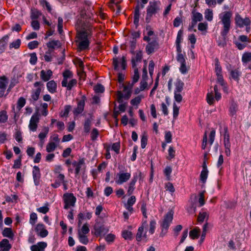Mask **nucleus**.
I'll use <instances>...</instances> for the list:
<instances>
[{
    "label": "nucleus",
    "instance_id": "obj_1",
    "mask_svg": "<svg viewBox=\"0 0 251 251\" xmlns=\"http://www.w3.org/2000/svg\"><path fill=\"white\" fill-rule=\"evenodd\" d=\"M75 42L78 50L80 51L88 49L90 39L95 29L94 23L84 18L78 19L75 24Z\"/></svg>",
    "mask_w": 251,
    "mask_h": 251
},
{
    "label": "nucleus",
    "instance_id": "obj_2",
    "mask_svg": "<svg viewBox=\"0 0 251 251\" xmlns=\"http://www.w3.org/2000/svg\"><path fill=\"white\" fill-rule=\"evenodd\" d=\"M122 85L123 90L117 92V101L119 103L123 102L124 99L128 100L130 98L134 84L130 81H127L123 83Z\"/></svg>",
    "mask_w": 251,
    "mask_h": 251
},
{
    "label": "nucleus",
    "instance_id": "obj_3",
    "mask_svg": "<svg viewBox=\"0 0 251 251\" xmlns=\"http://www.w3.org/2000/svg\"><path fill=\"white\" fill-rule=\"evenodd\" d=\"M231 11H225L221 13L219 18L223 25L221 34L222 36L225 37L228 33L231 27V18L232 17Z\"/></svg>",
    "mask_w": 251,
    "mask_h": 251
},
{
    "label": "nucleus",
    "instance_id": "obj_4",
    "mask_svg": "<svg viewBox=\"0 0 251 251\" xmlns=\"http://www.w3.org/2000/svg\"><path fill=\"white\" fill-rule=\"evenodd\" d=\"M173 216L174 212L172 210L169 211L164 215L162 221L160 222L161 231L160 233V237H163L166 235L168 229L172 223Z\"/></svg>",
    "mask_w": 251,
    "mask_h": 251
},
{
    "label": "nucleus",
    "instance_id": "obj_5",
    "mask_svg": "<svg viewBox=\"0 0 251 251\" xmlns=\"http://www.w3.org/2000/svg\"><path fill=\"white\" fill-rule=\"evenodd\" d=\"M160 1H150L147 9L146 20L151 19L153 15L157 13L160 10Z\"/></svg>",
    "mask_w": 251,
    "mask_h": 251
},
{
    "label": "nucleus",
    "instance_id": "obj_6",
    "mask_svg": "<svg viewBox=\"0 0 251 251\" xmlns=\"http://www.w3.org/2000/svg\"><path fill=\"white\" fill-rule=\"evenodd\" d=\"M63 202L64 203V208L68 209L71 207H74L76 201V199L73 193H66L63 196Z\"/></svg>",
    "mask_w": 251,
    "mask_h": 251
},
{
    "label": "nucleus",
    "instance_id": "obj_7",
    "mask_svg": "<svg viewBox=\"0 0 251 251\" xmlns=\"http://www.w3.org/2000/svg\"><path fill=\"white\" fill-rule=\"evenodd\" d=\"M235 24L236 25L240 28L245 25H251V21L249 17L243 18L239 13H236L235 16Z\"/></svg>",
    "mask_w": 251,
    "mask_h": 251
},
{
    "label": "nucleus",
    "instance_id": "obj_8",
    "mask_svg": "<svg viewBox=\"0 0 251 251\" xmlns=\"http://www.w3.org/2000/svg\"><path fill=\"white\" fill-rule=\"evenodd\" d=\"M33 86L36 89L32 92L30 100L36 101L39 98L44 84L41 81H36L33 84Z\"/></svg>",
    "mask_w": 251,
    "mask_h": 251
},
{
    "label": "nucleus",
    "instance_id": "obj_9",
    "mask_svg": "<svg viewBox=\"0 0 251 251\" xmlns=\"http://www.w3.org/2000/svg\"><path fill=\"white\" fill-rule=\"evenodd\" d=\"M130 177L131 174L130 173L120 171L119 173L117 174L115 178V182L117 184H122L127 182Z\"/></svg>",
    "mask_w": 251,
    "mask_h": 251
},
{
    "label": "nucleus",
    "instance_id": "obj_10",
    "mask_svg": "<svg viewBox=\"0 0 251 251\" xmlns=\"http://www.w3.org/2000/svg\"><path fill=\"white\" fill-rule=\"evenodd\" d=\"M152 39V41H149L146 47V51L148 54L153 53L155 51L159 49V44L156 37Z\"/></svg>",
    "mask_w": 251,
    "mask_h": 251
},
{
    "label": "nucleus",
    "instance_id": "obj_11",
    "mask_svg": "<svg viewBox=\"0 0 251 251\" xmlns=\"http://www.w3.org/2000/svg\"><path fill=\"white\" fill-rule=\"evenodd\" d=\"M146 224L147 221H145L143 222L142 226L138 229L136 235V239L138 242H141L143 240H145L147 241L148 240L147 232L144 231V227Z\"/></svg>",
    "mask_w": 251,
    "mask_h": 251
},
{
    "label": "nucleus",
    "instance_id": "obj_12",
    "mask_svg": "<svg viewBox=\"0 0 251 251\" xmlns=\"http://www.w3.org/2000/svg\"><path fill=\"white\" fill-rule=\"evenodd\" d=\"M120 63L121 64L122 69L125 70L126 66V56H123L121 58H119L117 56L113 57L112 59V65L114 70H118L119 69V65Z\"/></svg>",
    "mask_w": 251,
    "mask_h": 251
},
{
    "label": "nucleus",
    "instance_id": "obj_13",
    "mask_svg": "<svg viewBox=\"0 0 251 251\" xmlns=\"http://www.w3.org/2000/svg\"><path fill=\"white\" fill-rule=\"evenodd\" d=\"M86 98L84 95H83L80 100L76 99L77 107L74 110V114L75 115H77L82 113L84 110L85 100Z\"/></svg>",
    "mask_w": 251,
    "mask_h": 251
},
{
    "label": "nucleus",
    "instance_id": "obj_14",
    "mask_svg": "<svg viewBox=\"0 0 251 251\" xmlns=\"http://www.w3.org/2000/svg\"><path fill=\"white\" fill-rule=\"evenodd\" d=\"M94 230V231L92 232L97 237L100 236L108 232V229L105 228L104 225L100 223H96L95 225Z\"/></svg>",
    "mask_w": 251,
    "mask_h": 251
},
{
    "label": "nucleus",
    "instance_id": "obj_15",
    "mask_svg": "<svg viewBox=\"0 0 251 251\" xmlns=\"http://www.w3.org/2000/svg\"><path fill=\"white\" fill-rule=\"evenodd\" d=\"M73 166L75 168V176L78 175L80 173V170L82 169L83 166H84V170L85 169V158H82L78 160V161H74L72 163Z\"/></svg>",
    "mask_w": 251,
    "mask_h": 251
},
{
    "label": "nucleus",
    "instance_id": "obj_16",
    "mask_svg": "<svg viewBox=\"0 0 251 251\" xmlns=\"http://www.w3.org/2000/svg\"><path fill=\"white\" fill-rule=\"evenodd\" d=\"M35 231L39 236L42 238L46 237L49 233L46 229L45 225L41 223H39L36 226Z\"/></svg>",
    "mask_w": 251,
    "mask_h": 251
},
{
    "label": "nucleus",
    "instance_id": "obj_17",
    "mask_svg": "<svg viewBox=\"0 0 251 251\" xmlns=\"http://www.w3.org/2000/svg\"><path fill=\"white\" fill-rule=\"evenodd\" d=\"M39 118L37 114H33L30 120L29 128L30 130L35 131L37 128Z\"/></svg>",
    "mask_w": 251,
    "mask_h": 251
},
{
    "label": "nucleus",
    "instance_id": "obj_18",
    "mask_svg": "<svg viewBox=\"0 0 251 251\" xmlns=\"http://www.w3.org/2000/svg\"><path fill=\"white\" fill-rule=\"evenodd\" d=\"M34 182L35 185L38 186L40 184L41 173L39 168L35 166L33 167L32 171Z\"/></svg>",
    "mask_w": 251,
    "mask_h": 251
},
{
    "label": "nucleus",
    "instance_id": "obj_19",
    "mask_svg": "<svg viewBox=\"0 0 251 251\" xmlns=\"http://www.w3.org/2000/svg\"><path fill=\"white\" fill-rule=\"evenodd\" d=\"M65 180L66 179L64 175L59 174L57 175L54 182L51 184V186L53 188H57L59 187Z\"/></svg>",
    "mask_w": 251,
    "mask_h": 251
},
{
    "label": "nucleus",
    "instance_id": "obj_20",
    "mask_svg": "<svg viewBox=\"0 0 251 251\" xmlns=\"http://www.w3.org/2000/svg\"><path fill=\"white\" fill-rule=\"evenodd\" d=\"M53 73L51 70H48L47 71L42 70L40 72V78L45 81H48L52 76Z\"/></svg>",
    "mask_w": 251,
    "mask_h": 251
},
{
    "label": "nucleus",
    "instance_id": "obj_21",
    "mask_svg": "<svg viewBox=\"0 0 251 251\" xmlns=\"http://www.w3.org/2000/svg\"><path fill=\"white\" fill-rule=\"evenodd\" d=\"M203 17L202 15L199 13L195 11V10H193L192 12V25L195 26L198 22H201L202 20Z\"/></svg>",
    "mask_w": 251,
    "mask_h": 251
},
{
    "label": "nucleus",
    "instance_id": "obj_22",
    "mask_svg": "<svg viewBox=\"0 0 251 251\" xmlns=\"http://www.w3.org/2000/svg\"><path fill=\"white\" fill-rule=\"evenodd\" d=\"M229 73L231 77L236 82H239L240 76L241 75L239 68L230 70H229Z\"/></svg>",
    "mask_w": 251,
    "mask_h": 251
},
{
    "label": "nucleus",
    "instance_id": "obj_23",
    "mask_svg": "<svg viewBox=\"0 0 251 251\" xmlns=\"http://www.w3.org/2000/svg\"><path fill=\"white\" fill-rule=\"evenodd\" d=\"M47 246V244L46 242H40L36 245L31 246L30 249L31 251H44Z\"/></svg>",
    "mask_w": 251,
    "mask_h": 251
},
{
    "label": "nucleus",
    "instance_id": "obj_24",
    "mask_svg": "<svg viewBox=\"0 0 251 251\" xmlns=\"http://www.w3.org/2000/svg\"><path fill=\"white\" fill-rule=\"evenodd\" d=\"M46 85L50 93L54 94L57 92V83L54 80H51L48 81Z\"/></svg>",
    "mask_w": 251,
    "mask_h": 251
},
{
    "label": "nucleus",
    "instance_id": "obj_25",
    "mask_svg": "<svg viewBox=\"0 0 251 251\" xmlns=\"http://www.w3.org/2000/svg\"><path fill=\"white\" fill-rule=\"evenodd\" d=\"M144 7V5H142L141 6L138 4L136 6L134 9V24L137 26L139 22V17H140V8H143Z\"/></svg>",
    "mask_w": 251,
    "mask_h": 251
},
{
    "label": "nucleus",
    "instance_id": "obj_26",
    "mask_svg": "<svg viewBox=\"0 0 251 251\" xmlns=\"http://www.w3.org/2000/svg\"><path fill=\"white\" fill-rule=\"evenodd\" d=\"M0 248L2 251H9L11 248V245L9 244L7 239H3L0 242Z\"/></svg>",
    "mask_w": 251,
    "mask_h": 251
},
{
    "label": "nucleus",
    "instance_id": "obj_27",
    "mask_svg": "<svg viewBox=\"0 0 251 251\" xmlns=\"http://www.w3.org/2000/svg\"><path fill=\"white\" fill-rule=\"evenodd\" d=\"M137 180V177L136 176H134L129 182L127 192V194L128 196H130L133 193V191L135 189V185Z\"/></svg>",
    "mask_w": 251,
    "mask_h": 251
},
{
    "label": "nucleus",
    "instance_id": "obj_28",
    "mask_svg": "<svg viewBox=\"0 0 251 251\" xmlns=\"http://www.w3.org/2000/svg\"><path fill=\"white\" fill-rule=\"evenodd\" d=\"M77 83V81L76 79H72L69 82L68 81L67 82L62 83V86L66 87L68 90H71L72 88L75 86H76Z\"/></svg>",
    "mask_w": 251,
    "mask_h": 251
},
{
    "label": "nucleus",
    "instance_id": "obj_29",
    "mask_svg": "<svg viewBox=\"0 0 251 251\" xmlns=\"http://www.w3.org/2000/svg\"><path fill=\"white\" fill-rule=\"evenodd\" d=\"M63 75V80L62 81V83H64L67 82L68 80V79L72 78L73 76V73L72 71L69 70H65L62 73Z\"/></svg>",
    "mask_w": 251,
    "mask_h": 251
},
{
    "label": "nucleus",
    "instance_id": "obj_30",
    "mask_svg": "<svg viewBox=\"0 0 251 251\" xmlns=\"http://www.w3.org/2000/svg\"><path fill=\"white\" fill-rule=\"evenodd\" d=\"M8 39L9 35H6L0 39V54L4 51Z\"/></svg>",
    "mask_w": 251,
    "mask_h": 251
},
{
    "label": "nucleus",
    "instance_id": "obj_31",
    "mask_svg": "<svg viewBox=\"0 0 251 251\" xmlns=\"http://www.w3.org/2000/svg\"><path fill=\"white\" fill-rule=\"evenodd\" d=\"M142 59V52L139 51L137 52L135 56L131 59L132 66V67H136V63L138 62H141Z\"/></svg>",
    "mask_w": 251,
    "mask_h": 251
},
{
    "label": "nucleus",
    "instance_id": "obj_32",
    "mask_svg": "<svg viewBox=\"0 0 251 251\" xmlns=\"http://www.w3.org/2000/svg\"><path fill=\"white\" fill-rule=\"evenodd\" d=\"M146 30L147 31V35L144 36L143 40L145 41L149 42V41H150L151 39V38L150 37L154 35V33L153 31L151 29V28L150 25L147 26Z\"/></svg>",
    "mask_w": 251,
    "mask_h": 251
},
{
    "label": "nucleus",
    "instance_id": "obj_33",
    "mask_svg": "<svg viewBox=\"0 0 251 251\" xmlns=\"http://www.w3.org/2000/svg\"><path fill=\"white\" fill-rule=\"evenodd\" d=\"M201 230L199 227H196L189 232V236L192 239H198L199 237Z\"/></svg>",
    "mask_w": 251,
    "mask_h": 251
},
{
    "label": "nucleus",
    "instance_id": "obj_34",
    "mask_svg": "<svg viewBox=\"0 0 251 251\" xmlns=\"http://www.w3.org/2000/svg\"><path fill=\"white\" fill-rule=\"evenodd\" d=\"M224 147L231 146L230 142V135L227 128H225V133L224 134Z\"/></svg>",
    "mask_w": 251,
    "mask_h": 251
},
{
    "label": "nucleus",
    "instance_id": "obj_35",
    "mask_svg": "<svg viewBox=\"0 0 251 251\" xmlns=\"http://www.w3.org/2000/svg\"><path fill=\"white\" fill-rule=\"evenodd\" d=\"M144 98V97L143 95H139L132 99L130 100V103L132 106H136L137 107L138 105L141 103L142 99Z\"/></svg>",
    "mask_w": 251,
    "mask_h": 251
},
{
    "label": "nucleus",
    "instance_id": "obj_36",
    "mask_svg": "<svg viewBox=\"0 0 251 251\" xmlns=\"http://www.w3.org/2000/svg\"><path fill=\"white\" fill-rule=\"evenodd\" d=\"M47 46L49 49L53 50L55 47H59L60 43L58 40H51L47 44Z\"/></svg>",
    "mask_w": 251,
    "mask_h": 251
},
{
    "label": "nucleus",
    "instance_id": "obj_37",
    "mask_svg": "<svg viewBox=\"0 0 251 251\" xmlns=\"http://www.w3.org/2000/svg\"><path fill=\"white\" fill-rule=\"evenodd\" d=\"M57 145L54 142H49L46 146V151L50 153L55 151Z\"/></svg>",
    "mask_w": 251,
    "mask_h": 251
},
{
    "label": "nucleus",
    "instance_id": "obj_38",
    "mask_svg": "<svg viewBox=\"0 0 251 251\" xmlns=\"http://www.w3.org/2000/svg\"><path fill=\"white\" fill-rule=\"evenodd\" d=\"M132 68L134 69V74L132 76V81L131 82L135 84L136 82H138L140 75L138 68L136 67Z\"/></svg>",
    "mask_w": 251,
    "mask_h": 251
},
{
    "label": "nucleus",
    "instance_id": "obj_39",
    "mask_svg": "<svg viewBox=\"0 0 251 251\" xmlns=\"http://www.w3.org/2000/svg\"><path fill=\"white\" fill-rule=\"evenodd\" d=\"M92 125L91 120L90 119H87L85 120L83 125V129L85 133H88L90 132L91 126Z\"/></svg>",
    "mask_w": 251,
    "mask_h": 251
},
{
    "label": "nucleus",
    "instance_id": "obj_40",
    "mask_svg": "<svg viewBox=\"0 0 251 251\" xmlns=\"http://www.w3.org/2000/svg\"><path fill=\"white\" fill-rule=\"evenodd\" d=\"M204 17L208 21H211L213 18V10L210 9H206L204 11Z\"/></svg>",
    "mask_w": 251,
    "mask_h": 251
},
{
    "label": "nucleus",
    "instance_id": "obj_41",
    "mask_svg": "<svg viewBox=\"0 0 251 251\" xmlns=\"http://www.w3.org/2000/svg\"><path fill=\"white\" fill-rule=\"evenodd\" d=\"M55 122L56 123V126L59 130L62 131L64 129L65 125L64 123L61 121H57L56 120L54 119H52L51 120L50 125H53V124Z\"/></svg>",
    "mask_w": 251,
    "mask_h": 251
},
{
    "label": "nucleus",
    "instance_id": "obj_42",
    "mask_svg": "<svg viewBox=\"0 0 251 251\" xmlns=\"http://www.w3.org/2000/svg\"><path fill=\"white\" fill-rule=\"evenodd\" d=\"M89 231L90 229L88 226V224L86 223L82 226L81 229L78 230V234L87 235L89 233Z\"/></svg>",
    "mask_w": 251,
    "mask_h": 251
},
{
    "label": "nucleus",
    "instance_id": "obj_43",
    "mask_svg": "<svg viewBox=\"0 0 251 251\" xmlns=\"http://www.w3.org/2000/svg\"><path fill=\"white\" fill-rule=\"evenodd\" d=\"M2 235L4 237H8L9 238H13L14 234L12 232L11 228L5 227L2 231Z\"/></svg>",
    "mask_w": 251,
    "mask_h": 251
},
{
    "label": "nucleus",
    "instance_id": "obj_44",
    "mask_svg": "<svg viewBox=\"0 0 251 251\" xmlns=\"http://www.w3.org/2000/svg\"><path fill=\"white\" fill-rule=\"evenodd\" d=\"M175 86V93H180L183 89L184 83L178 80L176 83Z\"/></svg>",
    "mask_w": 251,
    "mask_h": 251
},
{
    "label": "nucleus",
    "instance_id": "obj_45",
    "mask_svg": "<svg viewBox=\"0 0 251 251\" xmlns=\"http://www.w3.org/2000/svg\"><path fill=\"white\" fill-rule=\"evenodd\" d=\"M215 66L216 75L222 74V69L218 58L215 59Z\"/></svg>",
    "mask_w": 251,
    "mask_h": 251
},
{
    "label": "nucleus",
    "instance_id": "obj_46",
    "mask_svg": "<svg viewBox=\"0 0 251 251\" xmlns=\"http://www.w3.org/2000/svg\"><path fill=\"white\" fill-rule=\"evenodd\" d=\"M78 238L79 242L84 245H87L89 243V238L87 235L78 234Z\"/></svg>",
    "mask_w": 251,
    "mask_h": 251
},
{
    "label": "nucleus",
    "instance_id": "obj_47",
    "mask_svg": "<svg viewBox=\"0 0 251 251\" xmlns=\"http://www.w3.org/2000/svg\"><path fill=\"white\" fill-rule=\"evenodd\" d=\"M242 61L244 63H247L248 62L251 61V52H245L242 55Z\"/></svg>",
    "mask_w": 251,
    "mask_h": 251
},
{
    "label": "nucleus",
    "instance_id": "obj_48",
    "mask_svg": "<svg viewBox=\"0 0 251 251\" xmlns=\"http://www.w3.org/2000/svg\"><path fill=\"white\" fill-rule=\"evenodd\" d=\"M8 115L5 110L0 111V123H5L7 121Z\"/></svg>",
    "mask_w": 251,
    "mask_h": 251
},
{
    "label": "nucleus",
    "instance_id": "obj_49",
    "mask_svg": "<svg viewBox=\"0 0 251 251\" xmlns=\"http://www.w3.org/2000/svg\"><path fill=\"white\" fill-rule=\"evenodd\" d=\"M26 100L23 97H20L19 98L17 103V108L19 110H21L25 104Z\"/></svg>",
    "mask_w": 251,
    "mask_h": 251
},
{
    "label": "nucleus",
    "instance_id": "obj_50",
    "mask_svg": "<svg viewBox=\"0 0 251 251\" xmlns=\"http://www.w3.org/2000/svg\"><path fill=\"white\" fill-rule=\"evenodd\" d=\"M207 217V218L208 219V214L206 212H200L199 213V215H198V218H197V221L199 223H202L204 220V219Z\"/></svg>",
    "mask_w": 251,
    "mask_h": 251
},
{
    "label": "nucleus",
    "instance_id": "obj_51",
    "mask_svg": "<svg viewBox=\"0 0 251 251\" xmlns=\"http://www.w3.org/2000/svg\"><path fill=\"white\" fill-rule=\"evenodd\" d=\"M7 83L8 79L5 76L3 75L0 77V89H6Z\"/></svg>",
    "mask_w": 251,
    "mask_h": 251
},
{
    "label": "nucleus",
    "instance_id": "obj_52",
    "mask_svg": "<svg viewBox=\"0 0 251 251\" xmlns=\"http://www.w3.org/2000/svg\"><path fill=\"white\" fill-rule=\"evenodd\" d=\"M73 62L76 66H77L80 68V70H84V63L80 58L76 57L74 59Z\"/></svg>",
    "mask_w": 251,
    "mask_h": 251
},
{
    "label": "nucleus",
    "instance_id": "obj_53",
    "mask_svg": "<svg viewBox=\"0 0 251 251\" xmlns=\"http://www.w3.org/2000/svg\"><path fill=\"white\" fill-rule=\"evenodd\" d=\"M206 101L210 105L214 104L215 100L212 92L208 93L207 94Z\"/></svg>",
    "mask_w": 251,
    "mask_h": 251
},
{
    "label": "nucleus",
    "instance_id": "obj_54",
    "mask_svg": "<svg viewBox=\"0 0 251 251\" xmlns=\"http://www.w3.org/2000/svg\"><path fill=\"white\" fill-rule=\"evenodd\" d=\"M40 4L44 7H46L49 12H51V7L50 4L46 0H39Z\"/></svg>",
    "mask_w": 251,
    "mask_h": 251
},
{
    "label": "nucleus",
    "instance_id": "obj_55",
    "mask_svg": "<svg viewBox=\"0 0 251 251\" xmlns=\"http://www.w3.org/2000/svg\"><path fill=\"white\" fill-rule=\"evenodd\" d=\"M175 153L176 151L174 150V148L172 146H170L169 147V149L168 150V156H167V158L171 160L175 157Z\"/></svg>",
    "mask_w": 251,
    "mask_h": 251
},
{
    "label": "nucleus",
    "instance_id": "obj_56",
    "mask_svg": "<svg viewBox=\"0 0 251 251\" xmlns=\"http://www.w3.org/2000/svg\"><path fill=\"white\" fill-rule=\"evenodd\" d=\"M208 170H202L200 175V180L203 183H204L207 179L208 176Z\"/></svg>",
    "mask_w": 251,
    "mask_h": 251
},
{
    "label": "nucleus",
    "instance_id": "obj_57",
    "mask_svg": "<svg viewBox=\"0 0 251 251\" xmlns=\"http://www.w3.org/2000/svg\"><path fill=\"white\" fill-rule=\"evenodd\" d=\"M22 166V155H20L18 158L14 160V165L12 168L13 169H20Z\"/></svg>",
    "mask_w": 251,
    "mask_h": 251
},
{
    "label": "nucleus",
    "instance_id": "obj_58",
    "mask_svg": "<svg viewBox=\"0 0 251 251\" xmlns=\"http://www.w3.org/2000/svg\"><path fill=\"white\" fill-rule=\"evenodd\" d=\"M216 134V131L214 129H212L211 131L210 132V134L209 135V141L208 143L209 144V145L211 146L215 140V137Z\"/></svg>",
    "mask_w": 251,
    "mask_h": 251
},
{
    "label": "nucleus",
    "instance_id": "obj_59",
    "mask_svg": "<svg viewBox=\"0 0 251 251\" xmlns=\"http://www.w3.org/2000/svg\"><path fill=\"white\" fill-rule=\"evenodd\" d=\"M204 193L205 191H203L200 192L199 194V198L198 201L199 203L200 207L203 206L205 204Z\"/></svg>",
    "mask_w": 251,
    "mask_h": 251
},
{
    "label": "nucleus",
    "instance_id": "obj_60",
    "mask_svg": "<svg viewBox=\"0 0 251 251\" xmlns=\"http://www.w3.org/2000/svg\"><path fill=\"white\" fill-rule=\"evenodd\" d=\"M120 142H118L113 143L111 147L110 146V148H111V150L114 151L117 154H119L120 152Z\"/></svg>",
    "mask_w": 251,
    "mask_h": 251
},
{
    "label": "nucleus",
    "instance_id": "obj_61",
    "mask_svg": "<svg viewBox=\"0 0 251 251\" xmlns=\"http://www.w3.org/2000/svg\"><path fill=\"white\" fill-rule=\"evenodd\" d=\"M21 41L20 39H17L16 41L13 42L9 45V48H14L18 49L20 48L21 45Z\"/></svg>",
    "mask_w": 251,
    "mask_h": 251
},
{
    "label": "nucleus",
    "instance_id": "obj_62",
    "mask_svg": "<svg viewBox=\"0 0 251 251\" xmlns=\"http://www.w3.org/2000/svg\"><path fill=\"white\" fill-rule=\"evenodd\" d=\"M156 221L154 220H152L150 222V228L149 233L151 234H153L154 233L155 229L156 227Z\"/></svg>",
    "mask_w": 251,
    "mask_h": 251
},
{
    "label": "nucleus",
    "instance_id": "obj_63",
    "mask_svg": "<svg viewBox=\"0 0 251 251\" xmlns=\"http://www.w3.org/2000/svg\"><path fill=\"white\" fill-rule=\"evenodd\" d=\"M99 135V130L96 128H93L91 132V140L93 141H95V140H97V139Z\"/></svg>",
    "mask_w": 251,
    "mask_h": 251
},
{
    "label": "nucleus",
    "instance_id": "obj_64",
    "mask_svg": "<svg viewBox=\"0 0 251 251\" xmlns=\"http://www.w3.org/2000/svg\"><path fill=\"white\" fill-rule=\"evenodd\" d=\"M115 238L116 237L114 234L109 233L105 236V240L108 244H110L114 242Z\"/></svg>",
    "mask_w": 251,
    "mask_h": 251
}]
</instances>
